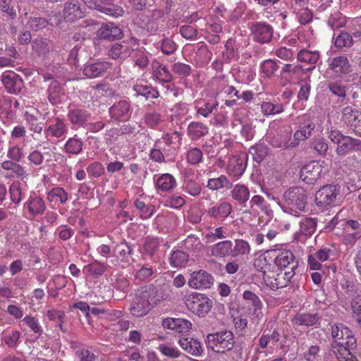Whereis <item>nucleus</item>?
Wrapping results in <instances>:
<instances>
[{
	"mask_svg": "<svg viewBox=\"0 0 361 361\" xmlns=\"http://www.w3.org/2000/svg\"><path fill=\"white\" fill-rule=\"evenodd\" d=\"M169 283H164L160 286L149 284L138 288L130 307L131 314L137 317L147 314L157 302L169 296Z\"/></svg>",
	"mask_w": 361,
	"mask_h": 361,
	"instance_id": "f257e3e1",
	"label": "nucleus"
},
{
	"mask_svg": "<svg viewBox=\"0 0 361 361\" xmlns=\"http://www.w3.org/2000/svg\"><path fill=\"white\" fill-rule=\"evenodd\" d=\"M307 195L301 187H293L283 194V211L293 217L300 216V212L304 211L307 204Z\"/></svg>",
	"mask_w": 361,
	"mask_h": 361,
	"instance_id": "f03ea898",
	"label": "nucleus"
},
{
	"mask_svg": "<svg viewBox=\"0 0 361 361\" xmlns=\"http://www.w3.org/2000/svg\"><path fill=\"white\" fill-rule=\"evenodd\" d=\"M206 344L209 349L216 353H225L233 349L235 340L231 331L223 330L207 336Z\"/></svg>",
	"mask_w": 361,
	"mask_h": 361,
	"instance_id": "7ed1b4c3",
	"label": "nucleus"
},
{
	"mask_svg": "<svg viewBox=\"0 0 361 361\" xmlns=\"http://www.w3.org/2000/svg\"><path fill=\"white\" fill-rule=\"evenodd\" d=\"M295 273L284 271L275 266H272L270 270H267L264 281L265 284L271 290H277L286 287Z\"/></svg>",
	"mask_w": 361,
	"mask_h": 361,
	"instance_id": "20e7f679",
	"label": "nucleus"
},
{
	"mask_svg": "<svg viewBox=\"0 0 361 361\" xmlns=\"http://www.w3.org/2000/svg\"><path fill=\"white\" fill-rule=\"evenodd\" d=\"M340 194V187L337 185H326L318 190L315 194V202L322 209L334 207L337 203V197Z\"/></svg>",
	"mask_w": 361,
	"mask_h": 361,
	"instance_id": "39448f33",
	"label": "nucleus"
},
{
	"mask_svg": "<svg viewBox=\"0 0 361 361\" xmlns=\"http://www.w3.org/2000/svg\"><path fill=\"white\" fill-rule=\"evenodd\" d=\"M326 62L328 67L325 73L329 78H340L350 72V61L345 56L329 57Z\"/></svg>",
	"mask_w": 361,
	"mask_h": 361,
	"instance_id": "423d86ee",
	"label": "nucleus"
},
{
	"mask_svg": "<svg viewBox=\"0 0 361 361\" xmlns=\"http://www.w3.org/2000/svg\"><path fill=\"white\" fill-rule=\"evenodd\" d=\"M185 305L192 313L199 317L206 315L212 307V301L202 294H192L187 297Z\"/></svg>",
	"mask_w": 361,
	"mask_h": 361,
	"instance_id": "0eeeda50",
	"label": "nucleus"
},
{
	"mask_svg": "<svg viewBox=\"0 0 361 361\" xmlns=\"http://www.w3.org/2000/svg\"><path fill=\"white\" fill-rule=\"evenodd\" d=\"M182 133L178 131H174L173 133H166L161 138L158 139L154 142V147L161 149L166 157H170L176 152L177 147L182 140Z\"/></svg>",
	"mask_w": 361,
	"mask_h": 361,
	"instance_id": "6e6552de",
	"label": "nucleus"
},
{
	"mask_svg": "<svg viewBox=\"0 0 361 361\" xmlns=\"http://www.w3.org/2000/svg\"><path fill=\"white\" fill-rule=\"evenodd\" d=\"M331 336L336 339L332 343L342 344L343 347L356 348V339L350 329L343 324H335L331 326Z\"/></svg>",
	"mask_w": 361,
	"mask_h": 361,
	"instance_id": "1a4fd4ad",
	"label": "nucleus"
},
{
	"mask_svg": "<svg viewBox=\"0 0 361 361\" xmlns=\"http://www.w3.org/2000/svg\"><path fill=\"white\" fill-rule=\"evenodd\" d=\"M252 39L260 44L269 43L274 35L273 27L266 22H255L250 25Z\"/></svg>",
	"mask_w": 361,
	"mask_h": 361,
	"instance_id": "9d476101",
	"label": "nucleus"
},
{
	"mask_svg": "<svg viewBox=\"0 0 361 361\" xmlns=\"http://www.w3.org/2000/svg\"><path fill=\"white\" fill-rule=\"evenodd\" d=\"M297 120L298 127L293 135V147H297L300 141L309 138L315 128V124L305 115L298 117Z\"/></svg>",
	"mask_w": 361,
	"mask_h": 361,
	"instance_id": "9b49d317",
	"label": "nucleus"
},
{
	"mask_svg": "<svg viewBox=\"0 0 361 361\" xmlns=\"http://www.w3.org/2000/svg\"><path fill=\"white\" fill-rule=\"evenodd\" d=\"M84 11L85 6L80 0H67L61 15L66 22L73 23L83 18Z\"/></svg>",
	"mask_w": 361,
	"mask_h": 361,
	"instance_id": "f8f14e48",
	"label": "nucleus"
},
{
	"mask_svg": "<svg viewBox=\"0 0 361 361\" xmlns=\"http://www.w3.org/2000/svg\"><path fill=\"white\" fill-rule=\"evenodd\" d=\"M324 161H312L306 164L300 170V178L307 184H314L318 180L323 172Z\"/></svg>",
	"mask_w": 361,
	"mask_h": 361,
	"instance_id": "ddd939ff",
	"label": "nucleus"
},
{
	"mask_svg": "<svg viewBox=\"0 0 361 361\" xmlns=\"http://www.w3.org/2000/svg\"><path fill=\"white\" fill-rule=\"evenodd\" d=\"M329 137L337 145L336 152L338 156H345L353 150V137L344 135L336 130H331L329 133Z\"/></svg>",
	"mask_w": 361,
	"mask_h": 361,
	"instance_id": "4468645a",
	"label": "nucleus"
},
{
	"mask_svg": "<svg viewBox=\"0 0 361 361\" xmlns=\"http://www.w3.org/2000/svg\"><path fill=\"white\" fill-rule=\"evenodd\" d=\"M276 267L283 269L284 271H291L295 273L298 262L295 259L293 253L290 250H283L279 252L274 259Z\"/></svg>",
	"mask_w": 361,
	"mask_h": 361,
	"instance_id": "2eb2a0df",
	"label": "nucleus"
},
{
	"mask_svg": "<svg viewBox=\"0 0 361 361\" xmlns=\"http://www.w3.org/2000/svg\"><path fill=\"white\" fill-rule=\"evenodd\" d=\"M92 7L106 15L114 17L121 16L124 11L122 7L113 3V0H85Z\"/></svg>",
	"mask_w": 361,
	"mask_h": 361,
	"instance_id": "dca6fc26",
	"label": "nucleus"
},
{
	"mask_svg": "<svg viewBox=\"0 0 361 361\" xmlns=\"http://www.w3.org/2000/svg\"><path fill=\"white\" fill-rule=\"evenodd\" d=\"M90 112L82 107H70L67 113V118L70 123L76 128H84L91 118Z\"/></svg>",
	"mask_w": 361,
	"mask_h": 361,
	"instance_id": "f3484780",
	"label": "nucleus"
},
{
	"mask_svg": "<svg viewBox=\"0 0 361 361\" xmlns=\"http://www.w3.org/2000/svg\"><path fill=\"white\" fill-rule=\"evenodd\" d=\"M247 158L248 156L246 153H241L230 157L227 166L228 173L237 178L240 177L247 168Z\"/></svg>",
	"mask_w": 361,
	"mask_h": 361,
	"instance_id": "a211bd4d",
	"label": "nucleus"
},
{
	"mask_svg": "<svg viewBox=\"0 0 361 361\" xmlns=\"http://www.w3.org/2000/svg\"><path fill=\"white\" fill-rule=\"evenodd\" d=\"M214 283L213 276L204 270L194 271L188 281V285L193 288H209Z\"/></svg>",
	"mask_w": 361,
	"mask_h": 361,
	"instance_id": "6ab92c4d",
	"label": "nucleus"
},
{
	"mask_svg": "<svg viewBox=\"0 0 361 361\" xmlns=\"http://www.w3.org/2000/svg\"><path fill=\"white\" fill-rule=\"evenodd\" d=\"M1 81L8 92L11 94H18L23 87L22 78L14 72L4 73Z\"/></svg>",
	"mask_w": 361,
	"mask_h": 361,
	"instance_id": "aec40b11",
	"label": "nucleus"
},
{
	"mask_svg": "<svg viewBox=\"0 0 361 361\" xmlns=\"http://www.w3.org/2000/svg\"><path fill=\"white\" fill-rule=\"evenodd\" d=\"M208 250L209 255L215 258L220 259L232 256L233 243L231 240H225L209 246Z\"/></svg>",
	"mask_w": 361,
	"mask_h": 361,
	"instance_id": "412c9836",
	"label": "nucleus"
},
{
	"mask_svg": "<svg viewBox=\"0 0 361 361\" xmlns=\"http://www.w3.org/2000/svg\"><path fill=\"white\" fill-rule=\"evenodd\" d=\"M292 131L289 128H283L279 130L270 139V144L274 147L293 148L292 146Z\"/></svg>",
	"mask_w": 361,
	"mask_h": 361,
	"instance_id": "4be33fe9",
	"label": "nucleus"
},
{
	"mask_svg": "<svg viewBox=\"0 0 361 361\" xmlns=\"http://www.w3.org/2000/svg\"><path fill=\"white\" fill-rule=\"evenodd\" d=\"M97 36L104 39L114 41L120 39L123 36V32L114 23H104L97 30Z\"/></svg>",
	"mask_w": 361,
	"mask_h": 361,
	"instance_id": "5701e85b",
	"label": "nucleus"
},
{
	"mask_svg": "<svg viewBox=\"0 0 361 361\" xmlns=\"http://www.w3.org/2000/svg\"><path fill=\"white\" fill-rule=\"evenodd\" d=\"M33 54L40 58L46 59L53 49L50 40L47 38L37 37L31 42Z\"/></svg>",
	"mask_w": 361,
	"mask_h": 361,
	"instance_id": "b1692460",
	"label": "nucleus"
},
{
	"mask_svg": "<svg viewBox=\"0 0 361 361\" xmlns=\"http://www.w3.org/2000/svg\"><path fill=\"white\" fill-rule=\"evenodd\" d=\"M178 344L181 348L188 354L200 357L203 353V348L200 341L192 337H180Z\"/></svg>",
	"mask_w": 361,
	"mask_h": 361,
	"instance_id": "393cba45",
	"label": "nucleus"
},
{
	"mask_svg": "<svg viewBox=\"0 0 361 361\" xmlns=\"http://www.w3.org/2000/svg\"><path fill=\"white\" fill-rule=\"evenodd\" d=\"M68 132L67 125L64 121L60 118H55L49 126L44 130L47 138L55 137L60 138L65 135Z\"/></svg>",
	"mask_w": 361,
	"mask_h": 361,
	"instance_id": "a878e982",
	"label": "nucleus"
},
{
	"mask_svg": "<svg viewBox=\"0 0 361 361\" xmlns=\"http://www.w3.org/2000/svg\"><path fill=\"white\" fill-rule=\"evenodd\" d=\"M111 64L107 61H97L87 63L83 68V74L89 78L102 75L111 68Z\"/></svg>",
	"mask_w": 361,
	"mask_h": 361,
	"instance_id": "bb28decb",
	"label": "nucleus"
},
{
	"mask_svg": "<svg viewBox=\"0 0 361 361\" xmlns=\"http://www.w3.org/2000/svg\"><path fill=\"white\" fill-rule=\"evenodd\" d=\"M355 349L343 347L342 344L331 343L330 353L334 355L339 361H357L353 353Z\"/></svg>",
	"mask_w": 361,
	"mask_h": 361,
	"instance_id": "cd10ccee",
	"label": "nucleus"
},
{
	"mask_svg": "<svg viewBox=\"0 0 361 361\" xmlns=\"http://www.w3.org/2000/svg\"><path fill=\"white\" fill-rule=\"evenodd\" d=\"M24 207L27 208L29 214L32 217L42 215L47 208L43 199L35 195L30 196L25 202Z\"/></svg>",
	"mask_w": 361,
	"mask_h": 361,
	"instance_id": "c85d7f7f",
	"label": "nucleus"
},
{
	"mask_svg": "<svg viewBox=\"0 0 361 361\" xmlns=\"http://www.w3.org/2000/svg\"><path fill=\"white\" fill-rule=\"evenodd\" d=\"M209 134V127L200 121H192L187 128V135L192 141L198 140Z\"/></svg>",
	"mask_w": 361,
	"mask_h": 361,
	"instance_id": "c756f323",
	"label": "nucleus"
},
{
	"mask_svg": "<svg viewBox=\"0 0 361 361\" xmlns=\"http://www.w3.org/2000/svg\"><path fill=\"white\" fill-rule=\"evenodd\" d=\"M164 327L183 334L192 328V323L182 318H167L163 321Z\"/></svg>",
	"mask_w": 361,
	"mask_h": 361,
	"instance_id": "7c9ffc66",
	"label": "nucleus"
},
{
	"mask_svg": "<svg viewBox=\"0 0 361 361\" xmlns=\"http://www.w3.org/2000/svg\"><path fill=\"white\" fill-rule=\"evenodd\" d=\"M341 114V121L353 131L361 119V111L347 106L343 109Z\"/></svg>",
	"mask_w": 361,
	"mask_h": 361,
	"instance_id": "2f4dec72",
	"label": "nucleus"
},
{
	"mask_svg": "<svg viewBox=\"0 0 361 361\" xmlns=\"http://www.w3.org/2000/svg\"><path fill=\"white\" fill-rule=\"evenodd\" d=\"M130 109V103L126 100H121L110 107L109 114L116 120L126 119L129 116Z\"/></svg>",
	"mask_w": 361,
	"mask_h": 361,
	"instance_id": "473e14b6",
	"label": "nucleus"
},
{
	"mask_svg": "<svg viewBox=\"0 0 361 361\" xmlns=\"http://www.w3.org/2000/svg\"><path fill=\"white\" fill-rule=\"evenodd\" d=\"M53 154H55V153L51 149L44 152L39 149H35L29 154L27 159L30 164L42 168L44 161L48 163L52 160Z\"/></svg>",
	"mask_w": 361,
	"mask_h": 361,
	"instance_id": "72a5a7b5",
	"label": "nucleus"
},
{
	"mask_svg": "<svg viewBox=\"0 0 361 361\" xmlns=\"http://www.w3.org/2000/svg\"><path fill=\"white\" fill-rule=\"evenodd\" d=\"M153 75L163 82H170L173 80V76L168 67L157 61L152 63Z\"/></svg>",
	"mask_w": 361,
	"mask_h": 361,
	"instance_id": "f704fd0d",
	"label": "nucleus"
},
{
	"mask_svg": "<svg viewBox=\"0 0 361 361\" xmlns=\"http://www.w3.org/2000/svg\"><path fill=\"white\" fill-rule=\"evenodd\" d=\"M108 54L113 59L125 60L130 56L131 49L126 42L115 43L111 46Z\"/></svg>",
	"mask_w": 361,
	"mask_h": 361,
	"instance_id": "c9c22d12",
	"label": "nucleus"
},
{
	"mask_svg": "<svg viewBox=\"0 0 361 361\" xmlns=\"http://www.w3.org/2000/svg\"><path fill=\"white\" fill-rule=\"evenodd\" d=\"M232 206L231 204L224 202L219 204L214 205L207 209V214L210 217L216 219H224L231 213Z\"/></svg>",
	"mask_w": 361,
	"mask_h": 361,
	"instance_id": "e433bc0d",
	"label": "nucleus"
},
{
	"mask_svg": "<svg viewBox=\"0 0 361 361\" xmlns=\"http://www.w3.org/2000/svg\"><path fill=\"white\" fill-rule=\"evenodd\" d=\"M194 104L196 114L204 118L209 117L213 111L219 106L217 101H206L204 99L196 100Z\"/></svg>",
	"mask_w": 361,
	"mask_h": 361,
	"instance_id": "4c0bfd02",
	"label": "nucleus"
},
{
	"mask_svg": "<svg viewBox=\"0 0 361 361\" xmlns=\"http://www.w3.org/2000/svg\"><path fill=\"white\" fill-rule=\"evenodd\" d=\"M83 145L82 140L75 135L66 140L63 151L69 155H78L82 152Z\"/></svg>",
	"mask_w": 361,
	"mask_h": 361,
	"instance_id": "58836bf2",
	"label": "nucleus"
},
{
	"mask_svg": "<svg viewBox=\"0 0 361 361\" xmlns=\"http://www.w3.org/2000/svg\"><path fill=\"white\" fill-rule=\"evenodd\" d=\"M304 73L302 66L298 63H286L281 71L280 76L281 79L290 80L295 77H298Z\"/></svg>",
	"mask_w": 361,
	"mask_h": 361,
	"instance_id": "ea45409f",
	"label": "nucleus"
},
{
	"mask_svg": "<svg viewBox=\"0 0 361 361\" xmlns=\"http://www.w3.org/2000/svg\"><path fill=\"white\" fill-rule=\"evenodd\" d=\"M133 250V246L125 240L116 244L114 249V252H118V257L121 259V261L126 264H129Z\"/></svg>",
	"mask_w": 361,
	"mask_h": 361,
	"instance_id": "a19ab883",
	"label": "nucleus"
},
{
	"mask_svg": "<svg viewBox=\"0 0 361 361\" xmlns=\"http://www.w3.org/2000/svg\"><path fill=\"white\" fill-rule=\"evenodd\" d=\"M39 114V111L36 109H31L30 111L25 113V121H27L29 129L31 132L37 134H40L43 130L42 123H38V119L36 114Z\"/></svg>",
	"mask_w": 361,
	"mask_h": 361,
	"instance_id": "79ce46f5",
	"label": "nucleus"
},
{
	"mask_svg": "<svg viewBox=\"0 0 361 361\" xmlns=\"http://www.w3.org/2000/svg\"><path fill=\"white\" fill-rule=\"evenodd\" d=\"M317 221L314 218L306 217L300 221V230L295 235H302L305 237H310L317 228Z\"/></svg>",
	"mask_w": 361,
	"mask_h": 361,
	"instance_id": "37998d69",
	"label": "nucleus"
},
{
	"mask_svg": "<svg viewBox=\"0 0 361 361\" xmlns=\"http://www.w3.org/2000/svg\"><path fill=\"white\" fill-rule=\"evenodd\" d=\"M143 195H140V198L134 200L133 205L139 211L140 216L143 219L150 218L155 211V207L151 204H147L142 200Z\"/></svg>",
	"mask_w": 361,
	"mask_h": 361,
	"instance_id": "c03bdc74",
	"label": "nucleus"
},
{
	"mask_svg": "<svg viewBox=\"0 0 361 361\" xmlns=\"http://www.w3.org/2000/svg\"><path fill=\"white\" fill-rule=\"evenodd\" d=\"M231 193L232 198L240 204H245L250 198V190L243 184H236Z\"/></svg>",
	"mask_w": 361,
	"mask_h": 361,
	"instance_id": "a18cd8bd",
	"label": "nucleus"
},
{
	"mask_svg": "<svg viewBox=\"0 0 361 361\" xmlns=\"http://www.w3.org/2000/svg\"><path fill=\"white\" fill-rule=\"evenodd\" d=\"M327 89L331 95L338 98L340 101H343L346 97V85L343 82L338 80L329 81L327 83Z\"/></svg>",
	"mask_w": 361,
	"mask_h": 361,
	"instance_id": "49530a36",
	"label": "nucleus"
},
{
	"mask_svg": "<svg viewBox=\"0 0 361 361\" xmlns=\"http://www.w3.org/2000/svg\"><path fill=\"white\" fill-rule=\"evenodd\" d=\"M176 186L175 178L169 173H164L159 176L156 182V187L162 192H168Z\"/></svg>",
	"mask_w": 361,
	"mask_h": 361,
	"instance_id": "de8ad7c7",
	"label": "nucleus"
},
{
	"mask_svg": "<svg viewBox=\"0 0 361 361\" xmlns=\"http://www.w3.org/2000/svg\"><path fill=\"white\" fill-rule=\"evenodd\" d=\"M319 319L318 314L302 313L297 314L293 319L296 325L300 326H313L317 324Z\"/></svg>",
	"mask_w": 361,
	"mask_h": 361,
	"instance_id": "09e8293b",
	"label": "nucleus"
},
{
	"mask_svg": "<svg viewBox=\"0 0 361 361\" xmlns=\"http://www.w3.org/2000/svg\"><path fill=\"white\" fill-rule=\"evenodd\" d=\"M144 123L149 128L156 129L163 121V116L156 111H149L143 116Z\"/></svg>",
	"mask_w": 361,
	"mask_h": 361,
	"instance_id": "8fccbe9b",
	"label": "nucleus"
},
{
	"mask_svg": "<svg viewBox=\"0 0 361 361\" xmlns=\"http://www.w3.org/2000/svg\"><path fill=\"white\" fill-rule=\"evenodd\" d=\"M48 99L52 104H57L61 102V96L63 94V87L56 80L51 82L47 90Z\"/></svg>",
	"mask_w": 361,
	"mask_h": 361,
	"instance_id": "3c124183",
	"label": "nucleus"
},
{
	"mask_svg": "<svg viewBox=\"0 0 361 361\" xmlns=\"http://www.w3.org/2000/svg\"><path fill=\"white\" fill-rule=\"evenodd\" d=\"M207 187L213 191L221 188L230 189L232 187V183L226 176L221 175L218 178L209 179Z\"/></svg>",
	"mask_w": 361,
	"mask_h": 361,
	"instance_id": "603ef678",
	"label": "nucleus"
},
{
	"mask_svg": "<svg viewBox=\"0 0 361 361\" xmlns=\"http://www.w3.org/2000/svg\"><path fill=\"white\" fill-rule=\"evenodd\" d=\"M132 59L135 65L141 69L145 68L149 64V59L145 49H131Z\"/></svg>",
	"mask_w": 361,
	"mask_h": 361,
	"instance_id": "864d4df0",
	"label": "nucleus"
},
{
	"mask_svg": "<svg viewBox=\"0 0 361 361\" xmlns=\"http://www.w3.org/2000/svg\"><path fill=\"white\" fill-rule=\"evenodd\" d=\"M84 270L94 278L97 279L102 276L107 270V267L104 263H102L98 260H94L92 262L86 265Z\"/></svg>",
	"mask_w": 361,
	"mask_h": 361,
	"instance_id": "5fc2aeb1",
	"label": "nucleus"
},
{
	"mask_svg": "<svg viewBox=\"0 0 361 361\" xmlns=\"http://www.w3.org/2000/svg\"><path fill=\"white\" fill-rule=\"evenodd\" d=\"M261 111L264 116H269L280 114L284 111L283 104L271 102H263L261 104Z\"/></svg>",
	"mask_w": 361,
	"mask_h": 361,
	"instance_id": "6e6d98bb",
	"label": "nucleus"
},
{
	"mask_svg": "<svg viewBox=\"0 0 361 361\" xmlns=\"http://www.w3.org/2000/svg\"><path fill=\"white\" fill-rule=\"evenodd\" d=\"M279 66L277 62L272 59L264 60L260 66L262 77L271 78L278 71Z\"/></svg>",
	"mask_w": 361,
	"mask_h": 361,
	"instance_id": "4d7b16f0",
	"label": "nucleus"
},
{
	"mask_svg": "<svg viewBox=\"0 0 361 361\" xmlns=\"http://www.w3.org/2000/svg\"><path fill=\"white\" fill-rule=\"evenodd\" d=\"M226 237V228L223 226H219L207 233L204 235V240L206 243L212 244L217 240L224 239Z\"/></svg>",
	"mask_w": 361,
	"mask_h": 361,
	"instance_id": "13d9d810",
	"label": "nucleus"
},
{
	"mask_svg": "<svg viewBox=\"0 0 361 361\" xmlns=\"http://www.w3.org/2000/svg\"><path fill=\"white\" fill-rule=\"evenodd\" d=\"M334 43L336 47L343 49L350 47L353 44V37L347 32L342 31L338 35L333 37Z\"/></svg>",
	"mask_w": 361,
	"mask_h": 361,
	"instance_id": "bf43d9fd",
	"label": "nucleus"
},
{
	"mask_svg": "<svg viewBox=\"0 0 361 361\" xmlns=\"http://www.w3.org/2000/svg\"><path fill=\"white\" fill-rule=\"evenodd\" d=\"M182 247L190 252H199L202 249V244L196 235H190L183 241Z\"/></svg>",
	"mask_w": 361,
	"mask_h": 361,
	"instance_id": "052dcab7",
	"label": "nucleus"
},
{
	"mask_svg": "<svg viewBox=\"0 0 361 361\" xmlns=\"http://www.w3.org/2000/svg\"><path fill=\"white\" fill-rule=\"evenodd\" d=\"M57 199L59 200L61 204H65L68 200V193L63 188L56 187L52 188L47 194V200L54 202Z\"/></svg>",
	"mask_w": 361,
	"mask_h": 361,
	"instance_id": "680f3d73",
	"label": "nucleus"
},
{
	"mask_svg": "<svg viewBox=\"0 0 361 361\" xmlns=\"http://www.w3.org/2000/svg\"><path fill=\"white\" fill-rule=\"evenodd\" d=\"M346 18L345 17L338 11H336L331 13L327 20L328 25L332 30H336L343 27L345 25Z\"/></svg>",
	"mask_w": 361,
	"mask_h": 361,
	"instance_id": "e2e57ef3",
	"label": "nucleus"
},
{
	"mask_svg": "<svg viewBox=\"0 0 361 361\" xmlns=\"http://www.w3.org/2000/svg\"><path fill=\"white\" fill-rule=\"evenodd\" d=\"M250 153L257 162H261L267 155L269 148L264 143H259L250 148Z\"/></svg>",
	"mask_w": 361,
	"mask_h": 361,
	"instance_id": "0e129e2a",
	"label": "nucleus"
},
{
	"mask_svg": "<svg viewBox=\"0 0 361 361\" xmlns=\"http://www.w3.org/2000/svg\"><path fill=\"white\" fill-rule=\"evenodd\" d=\"M169 261L174 267H183L188 261V255L183 251L176 250L171 254Z\"/></svg>",
	"mask_w": 361,
	"mask_h": 361,
	"instance_id": "69168bd1",
	"label": "nucleus"
},
{
	"mask_svg": "<svg viewBox=\"0 0 361 361\" xmlns=\"http://www.w3.org/2000/svg\"><path fill=\"white\" fill-rule=\"evenodd\" d=\"M319 59L318 51H312L307 49H302L298 54V59L304 63L314 64Z\"/></svg>",
	"mask_w": 361,
	"mask_h": 361,
	"instance_id": "338daca9",
	"label": "nucleus"
},
{
	"mask_svg": "<svg viewBox=\"0 0 361 361\" xmlns=\"http://www.w3.org/2000/svg\"><path fill=\"white\" fill-rule=\"evenodd\" d=\"M351 309L353 319L361 327V295L355 297L351 302Z\"/></svg>",
	"mask_w": 361,
	"mask_h": 361,
	"instance_id": "774afa93",
	"label": "nucleus"
}]
</instances>
